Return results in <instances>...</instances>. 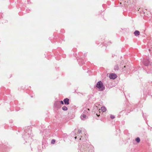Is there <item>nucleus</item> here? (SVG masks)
Masks as SVG:
<instances>
[{"instance_id":"nucleus-8","label":"nucleus","mask_w":152,"mask_h":152,"mask_svg":"<svg viewBox=\"0 0 152 152\" xmlns=\"http://www.w3.org/2000/svg\"><path fill=\"white\" fill-rule=\"evenodd\" d=\"M135 141L137 143H139L140 142V139L139 137H137Z\"/></svg>"},{"instance_id":"nucleus-10","label":"nucleus","mask_w":152,"mask_h":152,"mask_svg":"<svg viewBox=\"0 0 152 152\" xmlns=\"http://www.w3.org/2000/svg\"><path fill=\"white\" fill-rule=\"evenodd\" d=\"M62 109L64 110H67V108L66 106L63 107Z\"/></svg>"},{"instance_id":"nucleus-9","label":"nucleus","mask_w":152,"mask_h":152,"mask_svg":"<svg viewBox=\"0 0 152 152\" xmlns=\"http://www.w3.org/2000/svg\"><path fill=\"white\" fill-rule=\"evenodd\" d=\"M119 69V67L117 65H115V66L114 69L115 70H118Z\"/></svg>"},{"instance_id":"nucleus-1","label":"nucleus","mask_w":152,"mask_h":152,"mask_svg":"<svg viewBox=\"0 0 152 152\" xmlns=\"http://www.w3.org/2000/svg\"><path fill=\"white\" fill-rule=\"evenodd\" d=\"M96 87L99 88L100 91H103L105 88V87L103 85V83L101 81H99L97 83Z\"/></svg>"},{"instance_id":"nucleus-17","label":"nucleus","mask_w":152,"mask_h":152,"mask_svg":"<svg viewBox=\"0 0 152 152\" xmlns=\"http://www.w3.org/2000/svg\"><path fill=\"white\" fill-rule=\"evenodd\" d=\"M125 66H124V68H125Z\"/></svg>"},{"instance_id":"nucleus-12","label":"nucleus","mask_w":152,"mask_h":152,"mask_svg":"<svg viewBox=\"0 0 152 152\" xmlns=\"http://www.w3.org/2000/svg\"><path fill=\"white\" fill-rule=\"evenodd\" d=\"M110 118L112 119H113L114 118H115V117L113 115H110Z\"/></svg>"},{"instance_id":"nucleus-11","label":"nucleus","mask_w":152,"mask_h":152,"mask_svg":"<svg viewBox=\"0 0 152 152\" xmlns=\"http://www.w3.org/2000/svg\"><path fill=\"white\" fill-rule=\"evenodd\" d=\"M56 142V141L55 140L53 139L51 140V143L52 144H54Z\"/></svg>"},{"instance_id":"nucleus-16","label":"nucleus","mask_w":152,"mask_h":152,"mask_svg":"<svg viewBox=\"0 0 152 152\" xmlns=\"http://www.w3.org/2000/svg\"><path fill=\"white\" fill-rule=\"evenodd\" d=\"M76 138H77V137H75V139H76Z\"/></svg>"},{"instance_id":"nucleus-3","label":"nucleus","mask_w":152,"mask_h":152,"mask_svg":"<svg viewBox=\"0 0 152 152\" xmlns=\"http://www.w3.org/2000/svg\"><path fill=\"white\" fill-rule=\"evenodd\" d=\"M87 115L85 114H82L80 116V118L82 120H85L87 118Z\"/></svg>"},{"instance_id":"nucleus-14","label":"nucleus","mask_w":152,"mask_h":152,"mask_svg":"<svg viewBox=\"0 0 152 152\" xmlns=\"http://www.w3.org/2000/svg\"><path fill=\"white\" fill-rule=\"evenodd\" d=\"M60 102L61 104H64V102H63V101H61Z\"/></svg>"},{"instance_id":"nucleus-7","label":"nucleus","mask_w":152,"mask_h":152,"mask_svg":"<svg viewBox=\"0 0 152 152\" xmlns=\"http://www.w3.org/2000/svg\"><path fill=\"white\" fill-rule=\"evenodd\" d=\"M134 34L135 36H137L140 35V33L139 31L136 30L134 32Z\"/></svg>"},{"instance_id":"nucleus-2","label":"nucleus","mask_w":152,"mask_h":152,"mask_svg":"<svg viewBox=\"0 0 152 152\" xmlns=\"http://www.w3.org/2000/svg\"><path fill=\"white\" fill-rule=\"evenodd\" d=\"M109 77L110 79H114L117 77V75L115 74L111 73L110 74Z\"/></svg>"},{"instance_id":"nucleus-13","label":"nucleus","mask_w":152,"mask_h":152,"mask_svg":"<svg viewBox=\"0 0 152 152\" xmlns=\"http://www.w3.org/2000/svg\"><path fill=\"white\" fill-rule=\"evenodd\" d=\"M81 130H79L78 131V133H81Z\"/></svg>"},{"instance_id":"nucleus-6","label":"nucleus","mask_w":152,"mask_h":152,"mask_svg":"<svg viewBox=\"0 0 152 152\" xmlns=\"http://www.w3.org/2000/svg\"><path fill=\"white\" fill-rule=\"evenodd\" d=\"M101 110V111L102 112H105L106 110V108L104 107H102L101 108V109H100L99 110Z\"/></svg>"},{"instance_id":"nucleus-15","label":"nucleus","mask_w":152,"mask_h":152,"mask_svg":"<svg viewBox=\"0 0 152 152\" xmlns=\"http://www.w3.org/2000/svg\"><path fill=\"white\" fill-rule=\"evenodd\" d=\"M96 115H97V116H99V115H97V114H96Z\"/></svg>"},{"instance_id":"nucleus-4","label":"nucleus","mask_w":152,"mask_h":152,"mask_svg":"<svg viewBox=\"0 0 152 152\" xmlns=\"http://www.w3.org/2000/svg\"><path fill=\"white\" fill-rule=\"evenodd\" d=\"M69 99L68 98H66L65 99H64V104H69Z\"/></svg>"},{"instance_id":"nucleus-5","label":"nucleus","mask_w":152,"mask_h":152,"mask_svg":"<svg viewBox=\"0 0 152 152\" xmlns=\"http://www.w3.org/2000/svg\"><path fill=\"white\" fill-rule=\"evenodd\" d=\"M89 111V109L88 108L86 109V110L85 109L84 110L83 113V114H85L88 115V111Z\"/></svg>"}]
</instances>
